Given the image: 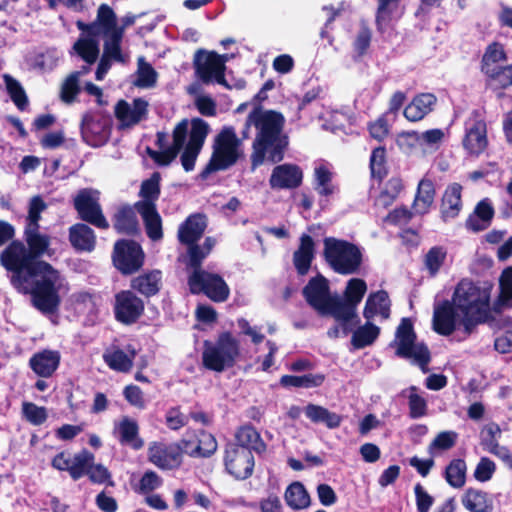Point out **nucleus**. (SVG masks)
<instances>
[{"instance_id": "nucleus-1", "label": "nucleus", "mask_w": 512, "mask_h": 512, "mask_svg": "<svg viewBox=\"0 0 512 512\" xmlns=\"http://www.w3.org/2000/svg\"><path fill=\"white\" fill-rule=\"evenodd\" d=\"M39 228L26 227L24 239L12 240L0 253V264L9 273L11 286L22 295H29L32 306L45 315L59 311L61 273L42 260L48 252L50 236Z\"/></svg>"}, {"instance_id": "nucleus-2", "label": "nucleus", "mask_w": 512, "mask_h": 512, "mask_svg": "<svg viewBox=\"0 0 512 512\" xmlns=\"http://www.w3.org/2000/svg\"><path fill=\"white\" fill-rule=\"evenodd\" d=\"M249 119L257 129L252 144V167L260 166L266 159L271 163L281 162L289 144L288 136L283 133L284 116L280 112L263 111L261 106H256L249 113Z\"/></svg>"}, {"instance_id": "nucleus-3", "label": "nucleus", "mask_w": 512, "mask_h": 512, "mask_svg": "<svg viewBox=\"0 0 512 512\" xmlns=\"http://www.w3.org/2000/svg\"><path fill=\"white\" fill-rule=\"evenodd\" d=\"M303 296L320 315L342 320L344 333L352 330V278L346 283L344 299L330 294L328 280L320 274L309 280Z\"/></svg>"}, {"instance_id": "nucleus-4", "label": "nucleus", "mask_w": 512, "mask_h": 512, "mask_svg": "<svg viewBox=\"0 0 512 512\" xmlns=\"http://www.w3.org/2000/svg\"><path fill=\"white\" fill-rule=\"evenodd\" d=\"M490 297V286H481L467 278L456 285L451 301L462 316L461 324L466 335H471L479 324L490 318Z\"/></svg>"}, {"instance_id": "nucleus-5", "label": "nucleus", "mask_w": 512, "mask_h": 512, "mask_svg": "<svg viewBox=\"0 0 512 512\" xmlns=\"http://www.w3.org/2000/svg\"><path fill=\"white\" fill-rule=\"evenodd\" d=\"M240 354V341L232 332L223 331L214 341H203L201 359L207 370L222 373L236 365Z\"/></svg>"}, {"instance_id": "nucleus-6", "label": "nucleus", "mask_w": 512, "mask_h": 512, "mask_svg": "<svg viewBox=\"0 0 512 512\" xmlns=\"http://www.w3.org/2000/svg\"><path fill=\"white\" fill-rule=\"evenodd\" d=\"M242 139L236 134L233 126H224L214 139L211 157L200 172L202 179L214 172L224 171L234 166L240 158Z\"/></svg>"}, {"instance_id": "nucleus-7", "label": "nucleus", "mask_w": 512, "mask_h": 512, "mask_svg": "<svg viewBox=\"0 0 512 512\" xmlns=\"http://www.w3.org/2000/svg\"><path fill=\"white\" fill-rule=\"evenodd\" d=\"M417 335L410 318H402L396 328L395 339L390 343L396 347L395 355L402 359H412L423 373L429 371L428 365L431 362V352L424 342H416Z\"/></svg>"}, {"instance_id": "nucleus-8", "label": "nucleus", "mask_w": 512, "mask_h": 512, "mask_svg": "<svg viewBox=\"0 0 512 512\" xmlns=\"http://www.w3.org/2000/svg\"><path fill=\"white\" fill-rule=\"evenodd\" d=\"M112 262L122 275H133L142 269L145 253L142 246L135 240L119 239L114 243Z\"/></svg>"}, {"instance_id": "nucleus-9", "label": "nucleus", "mask_w": 512, "mask_h": 512, "mask_svg": "<svg viewBox=\"0 0 512 512\" xmlns=\"http://www.w3.org/2000/svg\"><path fill=\"white\" fill-rule=\"evenodd\" d=\"M188 286L192 294L203 293L216 303L226 301L230 295V288L223 277L208 271H193L188 277Z\"/></svg>"}, {"instance_id": "nucleus-10", "label": "nucleus", "mask_w": 512, "mask_h": 512, "mask_svg": "<svg viewBox=\"0 0 512 512\" xmlns=\"http://www.w3.org/2000/svg\"><path fill=\"white\" fill-rule=\"evenodd\" d=\"M112 118L99 111H88L82 116L80 130L83 141L91 147L104 146L112 132Z\"/></svg>"}, {"instance_id": "nucleus-11", "label": "nucleus", "mask_w": 512, "mask_h": 512, "mask_svg": "<svg viewBox=\"0 0 512 512\" xmlns=\"http://www.w3.org/2000/svg\"><path fill=\"white\" fill-rule=\"evenodd\" d=\"M193 66L197 77L205 84L216 82L228 86L225 78V60L215 51L199 49L195 52Z\"/></svg>"}, {"instance_id": "nucleus-12", "label": "nucleus", "mask_w": 512, "mask_h": 512, "mask_svg": "<svg viewBox=\"0 0 512 512\" xmlns=\"http://www.w3.org/2000/svg\"><path fill=\"white\" fill-rule=\"evenodd\" d=\"M463 149L470 156H480L489 145L487 123L479 110H473L464 123Z\"/></svg>"}, {"instance_id": "nucleus-13", "label": "nucleus", "mask_w": 512, "mask_h": 512, "mask_svg": "<svg viewBox=\"0 0 512 512\" xmlns=\"http://www.w3.org/2000/svg\"><path fill=\"white\" fill-rule=\"evenodd\" d=\"M145 303L132 290H121L114 296L113 313L117 322L130 326L144 315Z\"/></svg>"}, {"instance_id": "nucleus-14", "label": "nucleus", "mask_w": 512, "mask_h": 512, "mask_svg": "<svg viewBox=\"0 0 512 512\" xmlns=\"http://www.w3.org/2000/svg\"><path fill=\"white\" fill-rule=\"evenodd\" d=\"M73 206L82 221L102 230L110 227L98 199L92 196L90 190L81 189L73 199Z\"/></svg>"}, {"instance_id": "nucleus-15", "label": "nucleus", "mask_w": 512, "mask_h": 512, "mask_svg": "<svg viewBox=\"0 0 512 512\" xmlns=\"http://www.w3.org/2000/svg\"><path fill=\"white\" fill-rule=\"evenodd\" d=\"M224 465L227 472L235 479L245 480L252 476L255 460L249 449L226 444Z\"/></svg>"}, {"instance_id": "nucleus-16", "label": "nucleus", "mask_w": 512, "mask_h": 512, "mask_svg": "<svg viewBox=\"0 0 512 512\" xmlns=\"http://www.w3.org/2000/svg\"><path fill=\"white\" fill-rule=\"evenodd\" d=\"M324 256L334 271L352 273V243L327 237L324 239Z\"/></svg>"}, {"instance_id": "nucleus-17", "label": "nucleus", "mask_w": 512, "mask_h": 512, "mask_svg": "<svg viewBox=\"0 0 512 512\" xmlns=\"http://www.w3.org/2000/svg\"><path fill=\"white\" fill-rule=\"evenodd\" d=\"M209 133V125L202 118L191 120V130L186 147L181 154V164L186 172L194 169L197 157Z\"/></svg>"}, {"instance_id": "nucleus-18", "label": "nucleus", "mask_w": 512, "mask_h": 512, "mask_svg": "<svg viewBox=\"0 0 512 512\" xmlns=\"http://www.w3.org/2000/svg\"><path fill=\"white\" fill-rule=\"evenodd\" d=\"M148 461L160 470H175L182 465L181 450L176 443L154 441L149 444Z\"/></svg>"}, {"instance_id": "nucleus-19", "label": "nucleus", "mask_w": 512, "mask_h": 512, "mask_svg": "<svg viewBox=\"0 0 512 512\" xmlns=\"http://www.w3.org/2000/svg\"><path fill=\"white\" fill-rule=\"evenodd\" d=\"M148 106V102L140 97L133 99L132 105L126 100L120 99L114 109L115 117L119 121L118 129L131 128L146 119Z\"/></svg>"}, {"instance_id": "nucleus-20", "label": "nucleus", "mask_w": 512, "mask_h": 512, "mask_svg": "<svg viewBox=\"0 0 512 512\" xmlns=\"http://www.w3.org/2000/svg\"><path fill=\"white\" fill-rule=\"evenodd\" d=\"M303 171L297 164L285 163L273 168L269 185L276 190H292L301 186Z\"/></svg>"}, {"instance_id": "nucleus-21", "label": "nucleus", "mask_w": 512, "mask_h": 512, "mask_svg": "<svg viewBox=\"0 0 512 512\" xmlns=\"http://www.w3.org/2000/svg\"><path fill=\"white\" fill-rule=\"evenodd\" d=\"M460 315L450 300H443L434 306L432 328L441 336H449L456 330L457 316Z\"/></svg>"}, {"instance_id": "nucleus-22", "label": "nucleus", "mask_w": 512, "mask_h": 512, "mask_svg": "<svg viewBox=\"0 0 512 512\" xmlns=\"http://www.w3.org/2000/svg\"><path fill=\"white\" fill-rule=\"evenodd\" d=\"M462 191L463 186L460 183L454 182L449 184L440 200V218L443 222H448L459 216L462 208Z\"/></svg>"}, {"instance_id": "nucleus-23", "label": "nucleus", "mask_w": 512, "mask_h": 512, "mask_svg": "<svg viewBox=\"0 0 512 512\" xmlns=\"http://www.w3.org/2000/svg\"><path fill=\"white\" fill-rule=\"evenodd\" d=\"M162 287V272L158 269L147 270L130 281V289L149 299L157 295Z\"/></svg>"}, {"instance_id": "nucleus-24", "label": "nucleus", "mask_w": 512, "mask_h": 512, "mask_svg": "<svg viewBox=\"0 0 512 512\" xmlns=\"http://www.w3.org/2000/svg\"><path fill=\"white\" fill-rule=\"evenodd\" d=\"M207 227L206 216L202 213L189 215L179 226L178 239L182 244H194L203 236Z\"/></svg>"}, {"instance_id": "nucleus-25", "label": "nucleus", "mask_w": 512, "mask_h": 512, "mask_svg": "<svg viewBox=\"0 0 512 512\" xmlns=\"http://www.w3.org/2000/svg\"><path fill=\"white\" fill-rule=\"evenodd\" d=\"M437 98L432 93H419L415 95L403 110V116L409 122H418L431 113L436 105Z\"/></svg>"}, {"instance_id": "nucleus-26", "label": "nucleus", "mask_w": 512, "mask_h": 512, "mask_svg": "<svg viewBox=\"0 0 512 512\" xmlns=\"http://www.w3.org/2000/svg\"><path fill=\"white\" fill-rule=\"evenodd\" d=\"M507 60L508 54L504 44L499 41H493L489 43L484 50L480 61V71L487 79L502 66V63L507 62Z\"/></svg>"}, {"instance_id": "nucleus-27", "label": "nucleus", "mask_w": 512, "mask_h": 512, "mask_svg": "<svg viewBox=\"0 0 512 512\" xmlns=\"http://www.w3.org/2000/svg\"><path fill=\"white\" fill-rule=\"evenodd\" d=\"M60 364L58 351L42 350L33 354L29 360V366L39 377L49 378L57 370Z\"/></svg>"}, {"instance_id": "nucleus-28", "label": "nucleus", "mask_w": 512, "mask_h": 512, "mask_svg": "<svg viewBox=\"0 0 512 512\" xmlns=\"http://www.w3.org/2000/svg\"><path fill=\"white\" fill-rule=\"evenodd\" d=\"M495 210L489 198L480 200L473 213L465 221V226L473 232H480L487 229L494 218Z\"/></svg>"}, {"instance_id": "nucleus-29", "label": "nucleus", "mask_w": 512, "mask_h": 512, "mask_svg": "<svg viewBox=\"0 0 512 512\" xmlns=\"http://www.w3.org/2000/svg\"><path fill=\"white\" fill-rule=\"evenodd\" d=\"M161 175L153 172L150 178L142 181L139 196L141 200L134 204V209L156 208V202L161 194Z\"/></svg>"}, {"instance_id": "nucleus-30", "label": "nucleus", "mask_w": 512, "mask_h": 512, "mask_svg": "<svg viewBox=\"0 0 512 512\" xmlns=\"http://www.w3.org/2000/svg\"><path fill=\"white\" fill-rule=\"evenodd\" d=\"M227 445H239L243 449H249L261 454L266 451V444L262 440L260 433L251 424L240 426L235 433V442H229Z\"/></svg>"}, {"instance_id": "nucleus-31", "label": "nucleus", "mask_w": 512, "mask_h": 512, "mask_svg": "<svg viewBox=\"0 0 512 512\" xmlns=\"http://www.w3.org/2000/svg\"><path fill=\"white\" fill-rule=\"evenodd\" d=\"M436 188L434 182L429 178L419 181L417 191L412 203V209L417 215H426L434 204Z\"/></svg>"}, {"instance_id": "nucleus-32", "label": "nucleus", "mask_w": 512, "mask_h": 512, "mask_svg": "<svg viewBox=\"0 0 512 512\" xmlns=\"http://www.w3.org/2000/svg\"><path fill=\"white\" fill-rule=\"evenodd\" d=\"M71 246L79 252H91L96 245L94 230L85 223H76L69 228Z\"/></svg>"}, {"instance_id": "nucleus-33", "label": "nucleus", "mask_w": 512, "mask_h": 512, "mask_svg": "<svg viewBox=\"0 0 512 512\" xmlns=\"http://www.w3.org/2000/svg\"><path fill=\"white\" fill-rule=\"evenodd\" d=\"M113 228L119 234L134 236L139 233V222L135 210L129 205L120 206L112 217Z\"/></svg>"}, {"instance_id": "nucleus-34", "label": "nucleus", "mask_w": 512, "mask_h": 512, "mask_svg": "<svg viewBox=\"0 0 512 512\" xmlns=\"http://www.w3.org/2000/svg\"><path fill=\"white\" fill-rule=\"evenodd\" d=\"M314 248L315 244L312 237L308 234H302L299 247L293 254V264L299 275L304 276L308 273L314 259Z\"/></svg>"}, {"instance_id": "nucleus-35", "label": "nucleus", "mask_w": 512, "mask_h": 512, "mask_svg": "<svg viewBox=\"0 0 512 512\" xmlns=\"http://www.w3.org/2000/svg\"><path fill=\"white\" fill-rule=\"evenodd\" d=\"M461 503L469 512H492L493 500L489 493L469 487L461 497Z\"/></svg>"}, {"instance_id": "nucleus-36", "label": "nucleus", "mask_w": 512, "mask_h": 512, "mask_svg": "<svg viewBox=\"0 0 512 512\" xmlns=\"http://www.w3.org/2000/svg\"><path fill=\"white\" fill-rule=\"evenodd\" d=\"M390 313L389 296L385 290L372 292L365 303L363 316L366 320L371 321L374 317L380 314L382 317L387 318Z\"/></svg>"}, {"instance_id": "nucleus-37", "label": "nucleus", "mask_w": 512, "mask_h": 512, "mask_svg": "<svg viewBox=\"0 0 512 512\" xmlns=\"http://www.w3.org/2000/svg\"><path fill=\"white\" fill-rule=\"evenodd\" d=\"M376 2V29L380 34H383L388 25L392 22L394 16L398 14L402 0H376Z\"/></svg>"}, {"instance_id": "nucleus-38", "label": "nucleus", "mask_w": 512, "mask_h": 512, "mask_svg": "<svg viewBox=\"0 0 512 512\" xmlns=\"http://www.w3.org/2000/svg\"><path fill=\"white\" fill-rule=\"evenodd\" d=\"M306 417L314 424H323L329 429H334L340 426L341 417L329 411L327 408L309 403L304 408Z\"/></svg>"}, {"instance_id": "nucleus-39", "label": "nucleus", "mask_w": 512, "mask_h": 512, "mask_svg": "<svg viewBox=\"0 0 512 512\" xmlns=\"http://www.w3.org/2000/svg\"><path fill=\"white\" fill-rule=\"evenodd\" d=\"M118 440L122 445H130L134 450L143 447L144 441L139 437L138 423L129 417H123L117 426Z\"/></svg>"}, {"instance_id": "nucleus-40", "label": "nucleus", "mask_w": 512, "mask_h": 512, "mask_svg": "<svg viewBox=\"0 0 512 512\" xmlns=\"http://www.w3.org/2000/svg\"><path fill=\"white\" fill-rule=\"evenodd\" d=\"M404 189V183L400 176H392L385 183L379 195L376 197L374 205L381 208H388L399 197Z\"/></svg>"}, {"instance_id": "nucleus-41", "label": "nucleus", "mask_w": 512, "mask_h": 512, "mask_svg": "<svg viewBox=\"0 0 512 512\" xmlns=\"http://www.w3.org/2000/svg\"><path fill=\"white\" fill-rule=\"evenodd\" d=\"M135 354V350H132L131 355H128L120 348H113L103 354V359L110 369L127 373L133 367Z\"/></svg>"}, {"instance_id": "nucleus-42", "label": "nucleus", "mask_w": 512, "mask_h": 512, "mask_svg": "<svg viewBox=\"0 0 512 512\" xmlns=\"http://www.w3.org/2000/svg\"><path fill=\"white\" fill-rule=\"evenodd\" d=\"M286 504L293 510L305 509L310 505V495L301 482L291 483L285 490Z\"/></svg>"}, {"instance_id": "nucleus-43", "label": "nucleus", "mask_w": 512, "mask_h": 512, "mask_svg": "<svg viewBox=\"0 0 512 512\" xmlns=\"http://www.w3.org/2000/svg\"><path fill=\"white\" fill-rule=\"evenodd\" d=\"M142 217L146 234L152 241L163 238L162 219L156 208L135 209Z\"/></svg>"}, {"instance_id": "nucleus-44", "label": "nucleus", "mask_w": 512, "mask_h": 512, "mask_svg": "<svg viewBox=\"0 0 512 512\" xmlns=\"http://www.w3.org/2000/svg\"><path fill=\"white\" fill-rule=\"evenodd\" d=\"M325 381L322 373L305 375H283L280 378V385L285 388H315L321 386Z\"/></svg>"}, {"instance_id": "nucleus-45", "label": "nucleus", "mask_w": 512, "mask_h": 512, "mask_svg": "<svg viewBox=\"0 0 512 512\" xmlns=\"http://www.w3.org/2000/svg\"><path fill=\"white\" fill-rule=\"evenodd\" d=\"M380 335V327L371 321L354 329V350L371 346Z\"/></svg>"}, {"instance_id": "nucleus-46", "label": "nucleus", "mask_w": 512, "mask_h": 512, "mask_svg": "<svg viewBox=\"0 0 512 512\" xmlns=\"http://www.w3.org/2000/svg\"><path fill=\"white\" fill-rule=\"evenodd\" d=\"M467 465L464 459H452L447 465L444 477L453 488H462L466 483Z\"/></svg>"}, {"instance_id": "nucleus-47", "label": "nucleus", "mask_w": 512, "mask_h": 512, "mask_svg": "<svg viewBox=\"0 0 512 512\" xmlns=\"http://www.w3.org/2000/svg\"><path fill=\"white\" fill-rule=\"evenodd\" d=\"M217 441L213 434L201 430L196 445L189 452L190 457L209 458L217 451Z\"/></svg>"}, {"instance_id": "nucleus-48", "label": "nucleus", "mask_w": 512, "mask_h": 512, "mask_svg": "<svg viewBox=\"0 0 512 512\" xmlns=\"http://www.w3.org/2000/svg\"><path fill=\"white\" fill-rule=\"evenodd\" d=\"M95 461V456L87 449H82L73 456L72 464L70 467V477L77 481L83 476L87 475L91 464Z\"/></svg>"}, {"instance_id": "nucleus-49", "label": "nucleus", "mask_w": 512, "mask_h": 512, "mask_svg": "<svg viewBox=\"0 0 512 512\" xmlns=\"http://www.w3.org/2000/svg\"><path fill=\"white\" fill-rule=\"evenodd\" d=\"M73 50L82 60L91 65L98 59L99 41L98 39L80 37L74 43Z\"/></svg>"}, {"instance_id": "nucleus-50", "label": "nucleus", "mask_w": 512, "mask_h": 512, "mask_svg": "<svg viewBox=\"0 0 512 512\" xmlns=\"http://www.w3.org/2000/svg\"><path fill=\"white\" fill-rule=\"evenodd\" d=\"M447 258V249L444 246H433L424 256V265L431 277L436 276Z\"/></svg>"}, {"instance_id": "nucleus-51", "label": "nucleus", "mask_w": 512, "mask_h": 512, "mask_svg": "<svg viewBox=\"0 0 512 512\" xmlns=\"http://www.w3.org/2000/svg\"><path fill=\"white\" fill-rule=\"evenodd\" d=\"M106 36V40L103 46L102 57L109 60H115L121 62L123 60L121 51V41L123 37V28H119L117 31H113Z\"/></svg>"}, {"instance_id": "nucleus-52", "label": "nucleus", "mask_w": 512, "mask_h": 512, "mask_svg": "<svg viewBox=\"0 0 512 512\" xmlns=\"http://www.w3.org/2000/svg\"><path fill=\"white\" fill-rule=\"evenodd\" d=\"M369 166L372 177L382 182L388 174L386 149L384 146H378L372 150Z\"/></svg>"}, {"instance_id": "nucleus-53", "label": "nucleus", "mask_w": 512, "mask_h": 512, "mask_svg": "<svg viewBox=\"0 0 512 512\" xmlns=\"http://www.w3.org/2000/svg\"><path fill=\"white\" fill-rule=\"evenodd\" d=\"M7 93L16 107L23 111L28 106V97L19 81L9 74L3 76Z\"/></svg>"}, {"instance_id": "nucleus-54", "label": "nucleus", "mask_w": 512, "mask_h": 512, "mask_svg": "<svg viewBox=\"0 0 512 512\" xmlns=\"http://www.w3.org/2000/svg\"><path fill=\"white\" fill-rule=\"evenodd\" d=\"M80 75L79 71H74L64 80L60 89V99L62 102L71 104L76 100L77 95L81 91L79 85Z\"/></svg>"}, {"instance_id": "nucleus-55", "label": "nucleus", "mask_w": 512, "mask_h": 512, "mask_svg": "<svg viewBox=\"0 0 512 512\" xmlns=\"http://www.w3.org/2000/svg\"><path fill=\"white\" fill-rule=\"evenodd\" d=\"M95 20L104 29V35H108L119 29L117 26V16L113 9L107 4H101L98 7Z\"/></svg>"}, {"instance_id": "nucleus-56", "label": "nucleus", "mask_w": 512, "mask_h": 512, "mask_svg": "<svg viewBox=\"0 0 512 512\" xmlns=\"http://www.w3.org/2000/svg\"><path fill=\"white\" fill-rule=\"evenodd\" d=\"M486 82L501 90L512 87V64L500 66L486 79Z\"/></svg>"}, {"instance_id": "nucleus-57", "label": "nucleus", "mask_w": 512, "mask_h": 512, "mask_svg": "<svg viewBox=\"0 0 512 512\" xmlns=\"http://www.w3.org/2000/svg\"><path fill=\"white\" fill-rule=\"evenodd\" d=\"M410 394L408 396L409 416L412 419H417L427 414V401L424 397L417 393L418 388L411 386L409 388Z\"/></svg>"}, {"instance_id": "nucleus-58", "label": "nucleus", "mask_w": 512, "mask_h": 512, "mask_svg": "<svg viewBox=\"0 0 512 512\" xmlns=\"http://www.w3.org/2000/svg\"><path fill=\"white\" fill-rule=\"evenodd\" d=\"M372 40V30L365 20L360 21V28L354 40V46L359 57L367 54Z\"/></svg>"}, {"instance_id": "nucleus-59", "label": "nucleus", "mask_w": 512, "mask_h": 512, "mask_svg": "<svg viewBox=\"0 0 512 512\" xmlns=\"http://www.w3.org/2000/svg\"><path fill=\"white\" fill-rule=\"evenodd\" d=\"M158 78V73L148 62L143 58L139 60L138 78L136 81L137 86L142 88H150L155 86Z\"/></svg>"}, {"instance_id": "nucleus-60", "label": "nucleus", "mask_w": 512, "mask_h": 512, "mask_svg": "<svg viewBox=\"0 0 512 512\" xmlns=\"http://www.w3.org/2000/svg\"><path fill=\"white\" fill-rule=\"evenodd\" d=\"M458 434L455 431H442L437 434L434 440L429 444L428 451L433 453L434 450L446 451L456 445Z\"/></svg>"}, {"instance_id": "nucleus-61", "label": "nucleus", "mask_w": 512, "mask_h": 512, "mask_svg": "<svg viewBox=\"0 0 512 512\" xmlns=\"http://www.w3.org/2000/svg\"><path fill=\"white\" fill-rule=\"evenodd\" d=\"M499 301L506 306H512V266L505 268L499 279Z\"/></svg>"}, {"instance_id": "nucleus-62", "label": "nucleus", "mask_w": 512, "mask_h": 512, "mask_svg": "<svg viewBox=\"0 0 512 512\" xmlns=\"http://www.w3.org/2000/svg\"><path fill=\"white\" fill-rule=\"evenodd\" d=\"M22 411L27 419L33 425H42L47 420V410L43 406H37L32 402H24Z\"/></svg>"}, {"instance_id": "nucleus-63", "label": "nucleus", "mask_w": 512, "mask_h": 512, "mask_svg": "<svg viewBox=\"0 0 512 512\" xmlns=\"http://www.w3.org/2000/svg\"><path fill=\"white\" fill-rule=\"evenodd\" d=\"M331 178V172L324 165L315 168V180L317 184L315 189L318 191L320 195L328 196L333 193V188L331 186Z\"/></svg>"}, {"instance_id": "nucleus-64", "label": "nucleus", "mask_w": 512, "mask_h": 512, "mask_svg": "<svg viewBox=\"0 0 512 512\" xmlns=\"http://www.w3.org/2000/svg\"><path fill=\"white\" fill-rule=\"evenodd\" d=\"M47 208L46 203L41 196L37 195L31 198L28 209L26 227L39 228V221L41 219V213Z\"/></svg>"}]
</instances>
